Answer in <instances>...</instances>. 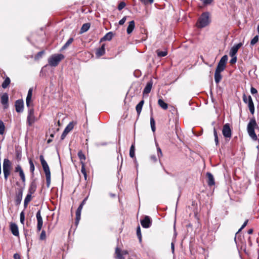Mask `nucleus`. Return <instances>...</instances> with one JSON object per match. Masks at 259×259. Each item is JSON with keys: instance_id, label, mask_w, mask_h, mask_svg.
I'll use <instances>...</instances> for the list:
<instances>
[{"instance_id": "47", "label": "nucleus", "mask_w": 259, "mask_h": 259, "mask_svg": "<svg viewBox=\"0 0 259 259\" xmlns=\"http://www.w3.org/2000/svg\"><path fill=\"white\" fill-rule=\"evenodd\" d=\"M157 147V156L159 158L162 156V153L160 148L158 146V144H156Z\"/></svg>"}, {"instance_id": "12", "label": "nucleus", "mask_w": 259, "mask_h": 259, "mask_svg": "<svg viewBox=\"0 0 259 259\" xmlns=\"http://www.w3.org/2000/svg\"><path fill=\"white\" fill-rule=\"evenodd\" d=\"M74 127V124L73 122H70L66 126L65 128L63 133L62 134L61 136V139L64 140V138L66 137L67 135L72 130Z\"/></svg>"}, {"instance_id": "44", "label": "nucleus", "mask_w": 259, "mask_h": 259, "mask_svg": "<svg viewBox=\"0 0 259 259\" xmlns=\"http://www.w3.org/2000/svg\"><path fill=\"white\" fill-rule=\"evenodd\" d=\"M137 235L139 239L140 242L142 241V234L140 226H138L137 229Z\"/></svg>"}, {"instance_id": "25", "label": "nucleus", "mask_w": 259, "mask_h": 259, "mask_svg": "<svg viewBox=\"0 0 259 259\" xmlns=\"http://www.w3.org/2000/svg\"><path fill=\"white\" fill-rule=\"evenodd\" d=\"M144 103V100H142L137 104V105L136 107V110L137 112L138 116L140 115V114L141 112Z\"/></svg>"}, {"instance_id": "50", "label": "nucleus", "mask_w": 259, "mask_h": 259, "mask_svg": "<svg viewBox=\"0 0 259 259\" xmlns=\"http://www.w3.org/2000/svg\"><path fill=\"white\" fill-rule=\"evenodd\" d=\"M32 88H30L28 90L26 99H31L32 96Z\"/></svg>"}, {"instance_id": "51", "label": "nucleus", "mask_w": 259, "mask_h": 259, "mask_svg": "<svg viewBox=\"0 0 259 259\" xmlns=\"http://www.w3.org/2000/svg\"><path fill=\"white\" fill-rule=\"evenodd\" d=\"M44 54V51H40L37 53L36 55L35 56V59H39L40 58L42 55Z\"/></svg>"}, {"instance_id": "59", "label": "nucleus", "mask_w": 259, "mask_h": 259, "mask_svg": "<svg viewBox=\"0 0 259 259\" xmlns=\"http://www.w3.org/2000/svg\"><path fill=\"white\" fill-rule=\"evenodd\" d=\"M150 159L154 162H155L157 161V159L155 155H153L150 156Z\"/></svg>"}, {"instance_id": "39", "label": "nucleus", "mask_w": 259, "mask_h": 259, "mask_svg": "<svg viewBox=\"0 0 259 259\" xmlns=\"http://www.w3.org/2000/svg\"><path fill=\"white\" fill-rule=\"evenodd\" d=\"M5 129V126L4 122L2 120H0V135H2L4 134Z\"/></svg>"}, {"instance_id": "56", "label": "nucleus", "mask_w": 259, "mask_h": 259, "mask_svg": "<svg viewBox=\"0 0 259 259\" xmlns=\"http://www.w3.org/2000/svg\"><path fill=\"white\" fill-rule=\"evenodd\" d=\"M204 5H209L212 2V0H200Z\"/></svg>"}, {"instance_id": "46", "label": "nucleus", "mask_w": 259, "mask_h": 259, "mask_svg": "<svg viewBox=\"0 0 259 259\" xmlns=\"http://www.w3.org/2000/svg\"><path fill=\"white\" fill-rule=\"evenodd\" d=\"M46 239V231L45 230H42L40 233L39 239L41 240H44Z\"/></svg>"}, {"instance_id": "35", "label": "nucleus", "mask_w": 259, "mask_h": 259, "mask_svg": "<svg viewBox=\"0 0 259 259\" xmlns=\"http://www.w3.org/2000/svg\"><path fill=\"white\" fill-rule=\"evenodd\" d=\"M77 155L79 158L80 163H81V162H84V161L85 160V155L82 152V151L80 150L79 151H78Z\"/></svg>"}, {"instance_id": "60", "label": "nucleus", "mask_w": 259, "mask_h": 259, "mask_svg": "<svg viewBox=\"0 0 259 259\" xmlns=\"http://www.w3.org/2000/svg\"><path fill=\"white\" fill-rule=\"evenodd\" d=\"M243 100L244 102H245V103H248V97H247L245 95H243Z\"/></svg>"}, {"instance_id": "62", "label": "nucleus", "mask_w": 259, "mask_h": 259, "mask_svg": "<svg viewBox=\"0 0 259 259\" xmlns=\"http://www.w3.org/2000/svg\"><path fill=\"white\" fill-rule=\"evenodd\" d=\"M88 199V197H87L86 198H85L82 201V202H81V203L80 204V205L81 206H83L86 203V201Z\"/></svg>"}, {"instance_id": "54", "label": "nucleus", "mask_w": 259, "mask_h": 259, "mask_svg": "<svg viewBox=\"0 0 259 259\" xmlns=\"http://www.w3.org/2000/svg\"><path fill=\"white\" fill-rule=\"evenodd\" d=\"M126 20V17H123L119 21V24L120 25H123L125 21Z\"/></svg>"}, {"instance_id": "57", "label": "nucleus", "mask_w": 259, "mask_h": 259, "mask_svg": "<svg viewBox=\"0 0 259 259\" xmlns=\"http://www.w3.org/2000/svg\"><path fill=\"white\" fill-rule=\"evenodd\" d=\"M82 207H83V206L79 205V206H78V207L77 208V209L76 211V213L81 214V212Z\"/></svg>"}, {"instance_id": "10", "label": "nucleus", "mask_w": 259, "mask_h": 259, "mask_svg": "<svg viewBox=\"0 0 259 259\" xmlns=\"http://www.w3.org/2000/svg\"><path fill=\"white\" fill-rule=\"evenodd\" d=\"M46 177L47 187L49 188L51 184V172L49 165L42 167Z\"/></svg>"}, {"instance_id": "33", "label": "nucleus", "mask_w": 259, "mask_h": 259, "mask_svg": "<svg viewBox=\"0 0 259 259\" xmlns=\"http://www.w3.org/2000/svg\"><path fill=\"white\" fill-rule=\"evenodd\" d=\"M29 163L30 165V171L32 176L34 175V171L35 169V166L33 164V161L31 158L29 159Z\"/></svg>"}, {"instance_id": "24", "label": "nucleus", "mask_w": 259, "mask_h": 259, "mask_svg": "<svg viewBox=\"0 0 259 259\" xmlns=\"http://www.w3.org/2000/svg\"><path fill=\"white\" fill-rule=\"evenodd\" d=\"M36 187V183L34 182H31L28 189V193L33 194L35 192Z\"/></svg>"}, {"instance_id": "32", "label": "nucleus", "mask_w": 259, "mask_h": 259, "mask_svg": "<svg viewBox=\"0 0 259 259\" xmlns=\"http://www.w3.org/2000/svg\"><path fill=\"white\" fill-rule=\"evenodd\" d=\"M11 82L10 79L9 77H7L2 84V87L4 89L7 88L10 84Z\"/></svg>"}, {"instance_id": "14", "label": "nucleus", "mask_w": 259, "mask_h": 259, "mask_svg": "<svg viewBox=\"0 0 259 259\" xmlns=\"http://www.w3.org/2000/svg\"><path fill=\"white\" fill-rule=\"evenodd\" d=\"M141 224L144 228H149L152 224L151 218L147 215H146L144 219L141 221Z\"/></svg>"}, {"instance_id": "17", "label": "nucleus", "mask_w": 259, "mask_h": 259, "mask_svg": "<svg viewBox=\"0 0 259 259\" xmlns=\"http://www.w3.org/2000/svg\"><path fill=\"white\" fill-rule=\"evenodd\" d=\"M242 45V43H239V44H237L233 46V47H232L230 50V51L229 53L230 56H236L237 52H238L239 49L241 47Z\"/></svg>"}, {"instance_id": "26", "label": "nucleus", "mask_w": 259, "mask_h": 259, "mask_svg": "<svg viewBox=\"0 0 259 259\" xmlns=\"http://www.w3.org/2000/svg\"><path fill=\"white\" fill-rule=\"evenodd\" d=\"M32 194L28 193L25 198L24 201V209L27 207L28 204L31 200Z\"/></svg>"}, {"instance_id": "20", "label": "nucleus", "mask_w": 259, "mask_h": 259, "mask_svg": "<svg viewBox=\"0 0 259 259\" xmlns=\"http://www.w3.org/2000/svg\"><path fill=\"white\" fill-rule=\"evenodd\" d=\"M153 85V81L152 80H150L149 82H147L146 87H145L143 94V95L148 94L151 90L152 87Z\"/></svg>"}, {"instance_id": "16", "label": "nucleus", "mask_w": 259, "mask_h": 259, "mask_svg": "<svg viewBox=\"0 0 259 259\" xmlns=\"http://www.w3.org/2000/svg\"><path fill=\"white\" fill-rule=\"evenodd\" d=\"M8 101H9L8 94L6 93H4L1 97V103L4 106V107L5 109H7L9 107Z\"/></svg>"}, {"instance_id": "9", "label": "nucleus", "mask_w": 259, "mask_h": 259, "mask_svg": "<svg viewBox=\"0 0 259 259\" xmlns=\"http://www.w3.org/2000/svg\"><path fill=\"white\" fill-rule=\"evenodd\" d=\"M15 172L19 173V175L21 178L22 182L23 183L24 185H25V182H26L25 176L24 172L23 171V170L22 169L20 165L18 164L15 167Z\"/></svg>"}, {"instance_id": "63", "label": "nucleus", "mask_w": 259, "mask_h": 259, "mask_svg": "<svg viewBox=\"0 0 259 259\" xmlns=\"http://www.w3.org/2000/svg\"><path fill=\"white\" fill-rule=\"evenodd\" d=\"M171 251H172V253H174L175 245H174V243L173 242L171 243Z\"/></svg>"}, {"instance_id": "28", "label": "nucleus", "mask_w": 259, "mask_h": 259, "mask_svg": "<svg viewBox=\"0 0 259 259\" xmlns=\"http://www.w3.org/2000/svg\"><path fill=\"white\" fill-rule=\"evenodd\" d=\"M115 258L117 259H124L121 253V250L118 247H116L115 249Z\"/></svg>"}, {"instance_id": "36", "label": "nucleus", "mask_w": 259, "mask_h": 259, "mask_svg": "<svg viewBox=\"0 0 259 259\" xmlns=\"http://www.w3.org/2000/svg\"><path fill=\"white\" fill-rule=\"evenodd\" d=\"M228 61V56L224 55L222 57L218 65H226Z\"/></svg>"}, {"instance_id": "61", "label": "nucleus", "mask_w": 259, "mask_h": 259, "mask_svg": "<svg viewBox=\"0 0 259 259\" xmlns=\"http://www.w3.org/2000/svg\"><path fill=\"white\" fill-rule=\"evenodd\" d=\"M13 257L14 259H21L20 255L18 253H15Z\"/></svg>"}, {"instance_id": "34", "label": "nucleus", "mask_w": 259, "mask_h": 259, "mask_svg": "<svg viewBox=\"0 0 259 259\" xmlns=\"http://www.w3.org/2000/svg\"><path fill=\"white\" fill-rule=\"evenodd\" d=\"M90 27V24L89 23H85L82 25L81 28V32L83 33L87 31Z\"/></svg>"}, {"instance_id": "52", "label": "nucleus", "mask_w": 259, "mask_h": 259, "mask_svg": "<svg viewBox=\"0 0 259 259\" xmlns=\"http://www.w3.org/2000/svg\"><path fill=\"white\" fill-rule=\"evenodd\" d=\"M81 218V214L76 213L75 224L77 225Z\"/></svg>"}, {"instance_id": "22", "label": "nucleus", "mask_w": 259, "mask_h": 259, "mask_svg": "<svg viewBox=\"0 0 259 259\" xmlns=\"http://www.w3.org/2000/svg\"><path fill=\"white\" fill-rule=\"evenodd\" d=\"M248 106L250 113L253 114L254 113V106L252 101V98L250 96L248 97Z\"/></svg>"}, {"instance_id": "42", "label": "nucleus", "mask_w": 259, "mask_h": 259, "mask_svg": "<svg viewBox=\"0 0 259 259\" xmlns=\"http://www.w3.org/2000/svg\"><path fill=\"white\" fill-rule=\"evenodd\" d=\"M81 172L84 175L85 179H86L87 178V172L85 171L84 162H81Z\"/></svg>"}, {"instance_id": "48", "label": "nucleus", "mask_w": 259, "mask_h": 259, "mask_svg": "<svg viewBox=\"0 0 259 259\" xmlns=\"http://www.w3.org/2000/svg\"><path fill=\"white\" fill-rule=\"evenodd\" d=\"M125 6L126 4L124 2H121L118 6V10H121L125 7Z\"/></svg>"}, {"instance_id": "21", "label": "nucleus", "mask_w": 259, "mask_h": 259, "mask_svg": "<svg viewBox=\"0 0 259 259\" xmlns=\"http://www.w3.org/2000/svg\"><path fill=\"white\" fill-rule=\"evenodd\" d=\"M105 53V45L102 44L101 47L97 49L96 55L97 57H101Z\"/></svg>"}, {"instance_id": "4", "label": "nucleus", "mask_w": 259, "mask_h": 259, "mask_svg": "<svg viewBox=\"0 0 259 259\" xmlns=\"http://www.w3.org/2000/svg\"><path fill=\"white\" fill-rule=\"evenodd\" d=\"M64 58L63 55L61 54H55L52 55L49 59L50 65H57L60 61Z\"/></svg>"}, {"instance_id": "27", "label": "nucleus", "mask_w": 259, "mask_h": 259, "mask_svg": "<svg viewBox=\"0 0 259 259\" xmlns=\"http://www.w3.org/2000/svg\"><path fill=\"white\" fill-rule=\"evenodd\" d=\"M158 105L163 110H166L168 108V104L161 99H158Z\"/></svg>"}, {"instance_id": "29", "label": "nucleus", "mask_w": 259, "mask_h": 259, "mask_svg": "<svg viewBox=\"0 0 259 259\" xmlns=\"http://www.w3.org/2000/svg\"><path fill=\"white\" fill-rule=\"evenodd\" d=\"M153 113L151 112V117H150V125L151 127V130L153 133L155 132L156 127H155V122L154 118L152 116Z\"/></svg>"}, {"instance_id": "6", "label": "nucleus", "mask_w": 259, "mask_h": 259, "mask_svg": "<svg viewBox=\"0 0 259 259\" xmlns=\"http://www.w3.org/2000/svg\"><path fill=\"white\" fill-rule=\"evenodd\" d=\"M226 66H217L214 73V80L216 83H219L222 80V76L221 73L223 71Z\"/></svg>"}, {"instance_id": "7", "label": "nucleus", "mask_w": 259, "mask_h": 259, "mask_svg": "<svg viewBox=\"0 0 259 259\" xmlns=\"http://www.w3.org/2000/svg\"><path fill=\"white\" fill-rule=\"evenodd\" d=\"M35 121L34 116V111L33 108H29L28 111V115L27 117V124L29 126H31Z\"/></svg>"}, {"instance_id": "43", "label": "nucleus", "mask_w": 259, "mask_h": 259, "mask_svg": "<svg viewBox=\"0 0 259 259\" xmlns=\"http://www.w3.org/2000/svg\"><path fill=\"white\" fill-rule=\"evenodd\" d=\"M39 159L42 167L48 165L47 161L45 160L44 157L42 155H40L39 156Z\"/></svg>"}, {"instance_id": "64", "label": "nucleus", "mask_w": 259, "mask_h": 259, "mask_svg": "<svg viewBox=\"0 0 259 259\" xmlns=\"http://www.w3.org/2000/svg\"><path fill=\"white\" fill-rule=\"evenodd\" d=\"M247 233L249 234H251L253 233V229H249L247 231Z\"/></svg>"}, {"instance_id": "45", "label": "nucleus", "mask_w": 259, "mask_h": 259, "mask_svg": "<svg viewBox=\"0 0 259 259\" xmlns=\"http://www.w3.org/2000/svg\"><path fill=\"white\" fill-rule=\"evenodd\" d=\"M258 40V35L255 36L251 40L250 45L251 46H253L255 45Z\"/></svg>"}, {"instance_id": "5", "label": "nucleus", "mask_w": 259, "mask_h": 259, "mask_svg": "<svg viewBox=\"0 0 259 259\" xmlns=\"http://www.w3.org/2000/svg\"><path fill=\"white\" fill-rule=\"evenodd\" d=\"M222 134L226 141H229L232 136V131L229 123H226L224 125L222 129Z\"/></svg>"}, {"instance_id": "2", "label": "nucleus", "mask_w": 259, "mask_h": 259, "mask_svg": "<svg viewBox=\"0 0 259 259\" xmlns=\"http://www.w3.org/2000/svg\"><path fill=\"white\" fill-rule=\"evenodd\" d=\"M257 126V124L255 119L253 118L251 119L247 125V132L249 136L253 140L255 141L257 140V137L255 133L254 129Z\"/></svg>"}, {"instance_id": "55", "label": "nucleus", "mask_w": 259, "mask_h": 259, "mask_svg": "<svg viewBox=\"0 0 259 259\" xmlns=\"http://www.w3.org/2000/svg\"><path fill=\"white\" fill-rule=\"evenodd\" d=\"M250 92L253 95L257 93V90L253 87L251 88Z\"/></svg>"}, {"instance_id": "23", "label": "nucleus", "mask_w": 259, "mask_h": 259, "mask_svg": "<svg viewBox=\"0 0 259 259\" xmlns=\"http://www.w3.org/2000/svg\"><path fill=\"white\" fill-rule=\"evenodd\" d=\"M135 27V23L134 20H132L129 22L128 26L127 28L126 32L127 33L130 34H131L133 31L134 30Z\"/></svg>"}, {"instance_id": "53", "label": "nucleus", "mask_w": 259, "mask_h": 259, "mask_svg": "<svg viewBox=\"0 0 259 259\" xmlns=\"http://www.w3.org/2000/svg\"><path fill=\"white\" fill-rule=\"evenodd\" d=\"M231 59L230 60V63H231V64H234L236 62V61H237V57H236V56H231Z\"/></svg>"}, {"instance_id": "3", "label": "nucleus", "mask_w": 259, "mask_h": 259, "mask_svg": "<svg viewBox=\"0 0 259 259\" xmlns=\"http://www.w3.org/2000/svg\"><path fill=\"white\" fill-rule=\"evenodd\" d=\"M12 169V163L8 158H5L3 162V172L5 181H7Z\"/></svg>"}, {"instance_id": "18", "label": "nucleus", "mask_w": 259, "mask_h": 259, "mask_svg": "<svg viewBox=\"0 0 259 259\" xmlns=\"http://www.w3.org/2000/svg\"><path fill=\"white\" fill-rule=\"evenodd\" d=\"M207 177V185L208 186L211 187L215 185V181L213 176L209 172L206 173Z\"/></svg>"}, {"instance_id": "8", "label": "nucleus", "mask_w": 259, "mask_h": 259, "mask_svg": "<svg viewBox=\"0 0 259 259\" xmlns=\"http://www.w3.org/2000/svg\"><path fill=\"white\" fill-rule=\"evenodd\" d=\"M24 189V187L20 188L16 192L15 203L17 206H19L21 203Z\"/></svg>"}, {"instance_id": "13", "label": "nucleus", "mask_w": 259, "mask_h": 259, "mask_svg": "<svg viewBox=\"0 0 259 259\" xmlns=\"http://www.w3.org/2000/svg\"><path fill=\"white\" fill-rule=\"evenodd\" d=\"M16 111L18 113H21L23 111L24 109V102L22 99H19L16 100L15 103Z\"/></svg>"}, {"instance_id": "41", "label": "nucleus", "mask_w": 259, "mask_h": 259, "mask_svg": "<svg viewBox=\"0 0 259 259\" xmlns=\"http://www.w3.org/2000/svg\"><path fill=\"white\" fill-rule=\"evenodd\" d=\"M135 146L134 144H132L130 150V156L132 158H134L135 157Z\"/></svg>"}, {"instance_id": "30", "label": "nucleus", "mask_w": 259, "mask_h": 259, "mask_svg": "<svg viewBox=\"0 0 259 259\" xmlns=\"http://www.w3.org/2000/svg\"><path fill=\"white\" fill-rule=\"evenodd\" d=\"M113 34L112 32H109L101 39V41L103 40H110L113 37Z\"/></svg>"}, {"instance_id": "11", "label": "nucleus", "mask_w": 259, "mask_h": 259, "mask_svg": "<svg viewBox=\"0 0 259 259\" xmlns=\"http://www.w3.org/2000/svg\"><path fill=\"white\" fill-rule=\"evenodd\" d=\"M36 218L37 219V231L39 232L42 227L43 221L41 216L40 210L37 211L36 214Z\"/></svg>"}, {"instance_id": "38", "label": "nucleus", "mask_w": 259, "mask_h": 259, "mask_svg": "<svg viewBox=\"0 0 259 259\" xmlns=\"http://www.w3.org/2000/svg\"><path fill=\"white\" fill-rule=\"evenodd\" d=\"M213 135L214 137V141L215 145L218 146L219 144V141L217 130L215 129V127L213 128Z\"/></svg>"}, {"instance_id": "31", "label": "nucleus", "mask_w": 259, "mask_h": 259, "mask_svg": "<svg viewBox=\"0 0 259 259\" xmlns=\"http://www.w3.org/2000/svg\"><path fill=\"white\" fill-rule=\"evenodd\" d=\"M156 53L159 57H164L167 55V51L166 50H164V51H160L159 50H157L156 51Z\"/></svg>"}, {"instance_id": "40", "label": "nucleus", "mask_w": 259, "mask_h": 259, "mask_svg": "<svg viewBox=\"0 0 259 259\" xmlns=\"http://www.w3.org/2000/svg\"><path fill=\"white\" fill-rule=\"evenodd\" d=\"M20 221L21 223L24 225L25 221V213L24 210L22 211L20 214Z\"/></svg>"}, {"instance_id": "58", "label": "nucleus", "mask_w": 259, "mask_h": 259, "mask_svg": "<svg viewBox=\"0 0 259 259\" xmlns=\"http://www.w3.org/2000/svg\"><path fill=\"white\" fill-rule=\"evenodd\" d=\"M248 220H246L244 223L243 224V225H242L241 227L239 229V230H238V232L240 231L242 229H243L247 224L248 223Z\"/></svg>"}, {"instance_id": "49", "label": "nucleus", "mask_w": 259, "mask_h": 259, "mask_svg": "<svg viewBox=\"0 0 259 259\" xmlns=\"http://www.w3.org/2000/svg\"><path fill=\"white\" fill-rule=\"evenodd\" d=\"M31 99H26V103L27 107L29 108H33L32 107V104L31 103Z\"/></svg>"}, {"instance_id": "1", "label": "nucleus", "mask_w": 259, "mask_h": 259, "mask_svg": "<svg viewBox=\"0 0 259 259\" xmlns=\"http://www.w3.org/2000/svg\"><path fill=\"white\" fill-rule=\"evenodd\" d=\"M210 22L209 13L208 12H204L199 18L197 22V26L198 28H203L209 25Z\"/></svg>"}, {"instance_id": "37", "label": "nucleus", "mask_w": 259, "mask_h": 259, "mask_svg": "<svg viewBox=\"0 0 259 259\" xmlns=\"http://www.w3.org/2000/svg\"><path fill=\"white\" fill-rule=\"evenodd\" d=\"M73 41V38H70L67 41L64 45V46L62 47L61 50H63L66 49Z\"/></svg>"}, {"instance_id": "15", "label": "nucleus", "mask_w": 259, "mask_h": 259, "mask_svg": "<svg viewBox=\"0 0 259 259\" xmlns=\"http://www.w3.org/2000/svg\"><path fill=\"white\" fill-rule=\"evenodd\" d=\"M53 66H44L42 67L40 72V75L42 76L49 75V72H52Z\"/></svg>"}, {"instance_id": "19", "label": "nucleus", "mask_w": 259, "mask_h": 259, "mask_svg": "<svg viewBox=\"0 0 259 259\" xmlns=\"http://www.w3.org/2000/svg\"><path fill=\"white\" fill-rule=\"evenodd\" d=\"M10 230L12 233L15 236H19V233L18 226L15 223H11L10 225Z\"/></svg>"}]
</instances>
